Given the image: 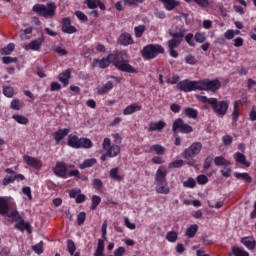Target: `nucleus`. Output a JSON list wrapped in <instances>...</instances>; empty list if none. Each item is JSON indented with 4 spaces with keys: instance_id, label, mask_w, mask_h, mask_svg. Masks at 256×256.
Instances as JSON below:
<instances>
[{
    "instance_id": "f257e3e1",
    "label": "nucleus",
    "mask_w": 256,
    "mask_h": 256,
    "mask_svg": "<svg viewBox=\"0 0 256 256\" xmlns=\"http://www.w3.org/2000/svg\"><path fill=\"white\" fill-rule=\"evenodd\" d=\"M198 101L210 105L212 111L218 115V117H224L227 115L229 109V103L225 100L219 101L217 98H207V96H197Z\"/></svg>"
},
{
    "instance_id": "f03ea898",
    "label": "nucleus",
    "mask_w": 256,
    "mask_h": 256,
    "mask_svg": "<svg viewBox=\"0 0 256 256\" xmlns=\"http://www.w3.org/2000/svg\"><path fill=\"white\" fill-rule=\"evenodd\" d=\"M170 36L172 37V39L168 41L169 54L174 59H177L179 57V53H177L175 49H177V47H179L183 42V37H185V32L184 31H180L178 33L171 32Z\"/></svg>"
},
{
    "instance_id": "7ed1b4c3",
    "label": "nucleus",
    "mask_w": 256,
    "mask_h": 256,
    "mask_svg": "<svg viewBox=\"0 0 256 256\" xmlns=\"http://www.w3.org/2000/svg\"><path fill=\"white\" fill-rule=\"evenodd\" d=\"M57 9V6H55V3H49L47 4V7L43 4H36L33 6L32 11L35 13H38V15H42V17H53L55 15V10Z\"/></svg>"
},
{
    "instance_id": "20e7f679",
    "label": "nucleus",
    "mask_w": 256,
    "mask_h": 256,
    "mask_svg": "<svg viewBox=\"0 0 256 256\" xmlns=\"http://www.w3.org/2000/svg\"><path fill=\"white\" fill-rule=\"evenodd\" d=\"M159 53H165V49L161 45L150 44L142 50V57L146 60L155 59Z\"/></svg>"
},
{
    "instance_id": "39448f33",
    "label": "nucleus",
    "mask_w": 256,
    "mask_h": 256,
    "mask_svg": "<svg viewBox=\"0 0 256 256\" xmlns=\"http://www.w3.org/2000/svg\"><path fill=\"white\" fill-rule=\"evenodd\" d=\"M102 149L106 151L108 157H117L121 153V146L117 144H111L110 138H104L102 143Z\"/></svg>"
},
{
    "instance_id": "423d86ee",
    "label": "nucleus",
    "mask_w": 256,
    "mask_h": 256,
    "mask_svg": "<svg viewBox=\"0 0 256 256\" xmlns=\"http://www.w3.org/2000/svg\"><path fill=\"white\" fill-rule=\"evenodd\" d=\"M199 85H200V91H212V93H215V91H218V89H221V82L217 79L200 80Z\"/></svg>"
},
{
    "instance_id": "0eeeda50",
    "label": "nucleus",
    "mask_w": 256,
    "mask_h": 256,
    "mask_svg": "<svg viewBox=\"0 0 256 256\" xmlns=\"http://www.w3.org/2000/svg\"><path fill=\"white\" fill-rule=\"evenodd\" d=\"M177 88L184 93H191V91H200L199 81L183 80L177 84Z\"/></svg>"
},
{
    "instance_id": "6e6552de",
    "label": "nucleus",
    "mask_w": 256,
    "mask_h": 256,
    "mask_svg": "<svg viewBox=\"0 0 256 256\" xmlns=\"http://www.w3.org/2000/svg\"><path fill=\"white\" fill-rule=\"evenodd\" d=\"M201 149H203V145L200 142H194L190 147H188L184 153V159H191V157H195V155H199L201 153Z\"/></svg>"
},
{
    "instance_id": "1a4fd4ad",
    "label": "nucleus",
    "mask_w": 256,
    "mask_h": 256,
    "mask_svg": "<svg viewBox=\"0 0 256 256\" xmlns=\"http://www.w3.org/2000/svg\"><path fill=\"white\" fill-rule=\"evenodd\" d=\"M172 131H180V133H193V127L183 122V119L178 118L174 121Z\"/></svg>"
},
{
    "instance_id": "9d476101",
    "label": "nucleus",
    "mask_w": 256,
    "mask_h": 256,
    "mask_svg": "<svg viewBox=\"0 0 256 256\" xmlns=\"http://www.w3.org/2000/svg\"><path fill=\"white\" fill-rule=\"evenodd\" d=\"M114 66L118 68L119 71H123L124 73H137V69L129 64L127 60H117L114 61Z\"/></svg>"
},
{
    "instance_id": "9b49d317",
    "label": "nucleus",
    "mask_w": 256,
    "mask_h": 256,
    "mask_svg": "<svg viewBox=\"0 0 256 256\" xmlns=\"http://www.w3.org/2000/svg\"><path fill=\"white\" fill-rule=\"evenodd\" d=\"M115 59H117L115 54H109L106 58H102L101 60L95 58L93 63L94 65H98L100 69H106L111 63L115 64Z\"/></svg>"
},
{
    "instance_id": "f8f14e48",
    "label": "nucleus",
    "mask_w": 256,
    "mask_h": 256,
    "mask_svg": "<svg viewBox=\"0 0 256 256\" xmlns=\"http://www.w3.org/2000/svg\"><path fill=\"white\" fill-rule=\"evenodd\" d=\"M23 161L24 163H26V165H28L29 167H32V169H41V167H43V163L41 162V160L35 158V157H31L29 155H24L23 156Z\"/></svg>"
},
{
    "instance_id": "ddd939ff",
    "label": "nucleus",
    "mask_w": 256,
    "mask_h": 256,
    "mask_svg": "<svg viewBox=\"0 0 256 256\" xmlns=\"http://www.w3.org/2000/svg\"><path fill=\"white\" fill-rule=\"evenodd\" d=\"M62 33H67L68 35H73V33H77V28L71 25V19L66 17L62 19Z\"/></svg>"
},
{
    "instance_id": "4468645a",
    "label": "nucleus",
    "mask_w": 256,
    "mask_h": 256,
    "mask_svg": "<svg viewBox=\"0 0 256 256\" xmlns=\"http://www.w3.org/2000/svg\"><path fill=\"white\" fill-rule=\"evenodd\" d=\"M45 39L43 37H40L38 39H35L31 41L29 44H26L24 46L25 51H39L41 49V45H43V42Z\"/></svg>"
},
{
    "instance_id": "2eb2a0df",
    "label": "nucleus",
    "mask_w": 256,
    "mask_h": 256,
    "mask_svg": "<svg viewBox=\"0 0 256 256\" xmlns=\"http://www.w3.org/2000/svg\"><path fill=\"white\" fill-rule=\"evenodd\" d=\"M154 181L155 183H163L167 181V168H165V166H160L157 169L156 174L154 176Z\"/></svg>"
},
{
    "instance_id": "dca6fc26",
    "label": "nucleus",
    "mask_w": 256,
    "mask_h": 256,
    "mask_svg": "<svg viewBox=\"0 0 256 256\" xmlns=\"http://www.w3.org/2000/svg\"><path fill=\"white\" fill-rule=\"evenodd\" d=\"M155 185V191L159 195H169L171 193V188H169V184L167 183V181L156 182Z\"/></svg>"
},
{
    "instance_id": "f3484780",
    "label": "nucleus",
    "mask_w": 256,
    "mask_h": 256,
    "mask_svg": "<svg viewBox=\"0 0 256 256\" xmlns=\"http://www.w3.org/2000/svg\"><path fill=\"white\" fill-rule=\"evenodd\" d=\"M10 205L11 200L9 198L0 196V215H8Z\"/></svg>"
},
{
    "instance_id": "a211bd4d",
    "label": "nucleus",
    "mask_w": 256,
    "mask_h": 256,
    "mask_svg": "<svg viewBox=\"0 0 256 256\" xmlns=\"http://www.w3.org/2000/svg\"><path fill=\"white\" fill-rule=\"evenodd\" d=\"M118 43L120 45H123V47H129V45H133V36H131L129 33L124 32L120 35L118 39Z\"/></svg>"
},
{
    "instance_id": "6ab92c4d",
    "label": "nucleus",
    "mask_w": 256,
    "mask_h": 256,
    "mask_svg": "<svg viewBox=\"0 0 256 256\" xmlns=\"http://www.w3.org/2000/svg\"><path fill=\"white\" fill-rule=\"evenodd\" d=\"M69 195L72 199H75L76 203H85L87 197L81 193V189L70 190Z\"/></svg>"
},
{
    "instance_id": "aec40b11",
    "label": "nucleus",
    "mask_w": 256,
    "mask_h": 256,
    "mask_svg": "<svg viewBox=\"0 0 256 256\" xmlns=\"http://www.w3.org/2000/svg\"><path fill=\"white\" fill-rule=\"evenodd\" d=\"M53 171L57 177H67V166L62 162H57Z\"/></svg>"
},
{
    "instance_id": "412c9836",
    "label": "nucleus",
    "mask_w": 256,
    "mask_h": 256,
    "mask_svg": "<svg viewBox=\"0 0 256 256\" xmlns=\"http://www.w3.org/2000/svg\"><path fill=\"white\" fill-rule=\"evenodd\" d=\"M68 135H69L68 128L59 129L58 131L53 133V137L57 145H59V143H61V141H63V139H65V137H67Z\"/></svg>"
},
{
    "instance_id": "4be33fe9",
    "label": "nucleus",
    "mask_w": 256,
    "mask_h": 256,
    "mask_svg": "<svg viewBox=\"0 0 256 256\" xmlns=\"http://www.w3.org/2000/svg\"><path fill=\"white\" fill-rule=\"evenodd\" d=\"M68 145L73 149H81V138L76 135L70 134L68 136Z\"/></svg>"
},
{
    "instance_id": "5701e85b",
    "label": "nucleus",
    "mask_w": 256,
    "mask_h": 256,
    "mask_svg": "<svg viewBox=\"0 0 256 256\" xmlns=\"http://www.w3.org/2000/svg\"><path fill=\"white\" fill-rule=\"evenodd\" d=\"M166 11H173L176 7H179L181 3L178 0H160Z\"/></svg>"
},
{
    "instance_id": "b1692460",
    "label": "nucleus",
    "mask_w": 256,
    "mask_h": 256,
    "mask_svg": "<svg viewBox=\"0 0 256 256\" xmlns=\"http://www.w3.org/2000/svg\"><path fill=\"white\" fill-rule=\"evenodd\" d=\"M58 79L59 82L64 85V87H67V85H69V79H71V69H67L60 73Z\"/></svg>"
},
{
    "instance_id": "393cba45",
    "label": "nucleus",
    "mask_w": 256,
    "mask_h": 256,
    "mask_svg": "<svg viewBox=\"0 0 256 256\" xmlns=\"http://www.w3.org/2000/svg\"><path fill=\"white\" fill-rule=\"evenodd\" d=\"M234 159H235L236 163H240L241 165H244L245 167H251V163L249 161H247V157L245 156V154H243L241 152H237L234 155Z\"/></svg>"
},
{
    "instance_id": "a878e982",
    "label": "nucleus",
    "mask_w": 256,
    "mask_h": 256,
    "mask_svg": "<svg viewBox=\"0 0 256 256\" xmlns=\"http://www.w3.org/2000/svg\"><path fill=\"white\" fill-rule=\"evenodd\" d=\"M150 151L158 156H163L167 153V148L161 144H154L150 146Z\"/></svg>"
},
{
    "instance_id": "bb28decb",
    "label": "nucleus",
    "mask_w": 256,
    "mask_h": 256,
    "mask_svg": "<svg viewBox=\"0 0 256 256\" xmlns=\"http://www.w3.org/2000/svg\"><path fill=\"white\" fill-rule=\"evenodd\" d=\"M142 106L139 104H131L128 105L124 110H123V114L124 115H133V113H137V111H141Z\"/></svg>"
},
{
    "instance_id": "cd10ccee",
    "label": "nucleus",
    "mask_w": 256,
    "mask_h": 256,
    "mask_svg": "<svg viewBox=\"0 0 256 256\" xmlns=\"http://www.w3.org/2000/svg\"><path fill=\"white\" fill-rule=\"evenodd\" d=\"M162 129H165V122L163 120L149 124V131H161Z\"/></svg>"
},
{
    "instance_id": "c85d7f7f",
    "label": "nucleus",
    "mask_w": 256,
    "mask_h": 256,
    "mask_svg": "<svg viewBox=\"0 0 256 256\" xmlns=\"http://www.w3.org/2000/svg\"><path fill=\"white\" fill-rule=\"evenodd\" d=\"M214 165L216 167H225L226 165H231V161L225 159L223 156H217L214 158Z\"/></svg>"
},
{
    "instance_id": "c756f323",
    "label": "nucleus",
    "mask_w": 256,
    "mask_h": 256,
    "mask_svg": "<svg viewBox=\"0 0 256 256\" xmlns=\"http://www.w3.org/2000/svg\"><path fill=\"white\" fill-rule=\"evenodd\" d=\"M112 89H113V82L108 81L106 84L102 85L101 87H98V94L105 95Z\"/></svg>"
},
{
    "instance_id": "7c9ffc66",
    "label": "nucleus",
    "mask_w": 256,
    "mask_h": 256,
    "mask_svg": "<svg viewBox=\"0 0 256 256\" xmlns=\"http://www.w3.org/2000/svg\"><path fill=\"white\" fill-rule=\"evenodd\" d=\"M234 176L236 177V179H240L241 181H245L246 183H251V181H253L249 173L246 172H235Z\"/></svg>"
},
{
    "instance_id": "2f4dec72",
    "label": "nucleus",
    "mask_w": 256,
    "mask_h": 256,
    "mask_svg": "<svg viewBox=\"0 0 256 256\" xmlns=\"http://www.w3.org/2000/svg\"><path fill=\"white\" fill-rule=\"evenodd\" d=\"M242 243L250 251H253V249H255L256 242H255V239L253 238H243Z\"/></svg>"
},
{
    "instance_id": "473e14b6",
    "label": "nucleus",
    "mask_w": 256,
    "mask_h": 256,
    "mask_svg": "<svg viewBox=\"0 0 256 256\" xmlns=\"http://www.w3.org/2000/svg\"><path fill=\"white\" fill-rule=\"evenodd\" d=\"M12 118L14 121L19 123V125H27V123H29V119L23 115L15 114L12 116Z\"/></svg>"
},
{
    "instance_id": "72a5a7b5",
    "label": "nucleus",
    "mask_w": 256,
    "mask_h": 256,
    "mask_svg": "<svg viewBox=\"0 0 256 256\" xmlns=\"http://www.w3.org/2000/svg\"><path fill=\"white\" fill-rule=\"evenodd\" d=\"M232 121L233 123H237L239 121V102H234V108L232 112Z\"/></svg>"
},
{
    "instance_id": "f704fd0d",
    "label": "nucleus",
    "mask_w": 256,
    "mask_h": 256,
    "mask_svg": "<svg viewBox=\"0 0 256 256\" xmlns=\"http://www.w3.org/2000/svg\"><path fill=\"white\" fill-rule=\"evenodd\" d=\"M93 147V142L87 138H80V149H91Z\"/></svg>"
},
{
    "instance_id": "c9c22d12",
    "label": "nucleus",
    "mask_w": 256,
    "mask_h": 256,
    "mask_svg": "<svg viewBox=\"0 0 256 256\" xmlns=\"http://www.w3.org/2000/svg\"><path fill=\"white\" fill-rule=\"evenodd\" d=\"M97 163V159L90 158L86 159L82 164L79 165L80 169H87V167H93Z\"/></svg>"
},
{
    "instance_id": "e433bc0d",
    "label": "nucleus",
    "mask_w": 256,
    "mask_h": 256,
    "mask_svg": "<svg viewBox=\"0 0 256 256\" xmlns=\"http://www.w3.org/2000/svg\"><path fill=\"white\" fill-rule=\"evenodd\" d=\"M183 113L186 115V117H189L190 119H197L198 112L193 108H185L183 110Z\"/></svg>"
},
{
    "instance_id": "4c0bfd02",
    "label": "nucleus",
    "mask_w": 256,
    "mask_h": 256,
    "mask_svg": "<svg viewBox=\"0 0 256 256\" xmlns=\"http://www.w3.org/2000/svg\"><path fill=\"white\" fill-rule=\"evenodd\" d=\"M199 229V226L197 224H192L189 228L186 230V237H195V233H197V230Z\"/></svg>"
},
{
    "instance_id": "58836bf2",
    "label": "nucleus",
    "mask_w": 256,
    "mask_h": 256,
    "mask_svg": "<svg viewBox=\"0 0 256 256\" xmlns=\"http://www.w3.org/2000/svg\"><path fill=\"white\" fill-rule=\"evenodd\" d=\"M194 39L196 43H205L207 41V34L205 32H197Z\"/></svg>"
},
{
    "instance_id": "ea45409f",
    "label": "nucleus",
    "mask_w": 256,
    "mask_h": 256,
    "mask_svg": "<svg viewBox=\"0 0 256 256\" xmlns=\"http://www.w3.org/2000/svg\"><path fill=\"white\" fill-rule=\"evenodd\" d=\"M110 177L113 181H122L123 177L119 175V168H112L110 170Z\"/></svg>"
},
{
    "instance_id": "a19ab883",
    "label": "nucleus",
    "mask_w": 256,
    "mask_h": 256,
    "mask_svg": "<svg viewBox=\"0 0 256 256\" xmlns=\"http://www.w3.org/2000/svg\"><path fill=\"white\" fill-rule=\"evenodd\" d=\"M15 51V44L9 43L6 47L1 50V55H11Z\"/></svg>"
},
{
    "instance_id": "79ce46f5",
    "label": "nucleus",
    "mask_w": 256,
    "mask_h": 256,
    "mask_svg": "<svg viewBox=\"0 0 256 256\" xmlns=\"http://www.w3.org/2000/svg\"><path fill=\"white\" fill-rule=\"evenodd\" d=\"M145 25H139L134 28L135 37L137 39H141L143 37V33H145Z\"/></svg>"
},
{
    "instance_id": "37998d69",
    "label": "nucleus",
    "mask_w": 256,
    "mask_h": 256,
    "mask_svg": "<svg viewBox=\"0 0 256 256\" xmlns=\"http://www.w3.org/2000/svg\"><path fill=\"white\" fill-rule=\"evenodd\" d=\"M91 201H92V205L90 209L92 211H95V209H97V207H99V204L101 203V198L98 195H93L91 198Z\"/></svg>"
},
{
    "instance_id": "c03bdc74",
    "label": "nucleus",
    "mask_w": 256,
    "mask_h": 256,
    "mask_svg": "<svg viewBox=\"0 0 256 256\" xmlns=\"http://www.w3.org/2000/svg\"><path fill=\"white\" fill-rule=\"evenodd\" d=\"M232 254L234 256H249V252H247L239 247H233Z\"/></svg>"
},
{
    "instance_id": "a18cd8bd",
    "label": "nucleus",
    "mask_w": 256,
    "mask_h": 256,
    "mask_svg": "<svg viewBox=\"0 0 256 256\" xmlns=\"http://www.w3.org/2000/svg\"><path fill=\"white\" fill-rule=\"evenodd\" d=\"M16 229L19 231H25V229H29L30 225L29 223L25 222L24 220H20L16 225Z\"/></svg>"
},
{
    "instance_id": "49530a36",
    "label": "nucleus",
    "mask_w": 256,
    "mask_h": 256,
    "mask_svg": "<svg viewBox=\"0 0 256 256\" xmlns=\"http://www.w3.org/2000/svg\"><path fill=\"white\" fill-rule=\"evenodd\" d=\"M177 232L175 231H169L166 235V239L167 241H169V243H175V241H177Z\"/></svg>"
},
{
    "instance_id": "de8ad7c7",
    "label": "nucleus",
    "mask_w": 256,
    "mask_h": 256,
    "mask_svg": "<svg viewBox=\"0 0 256 256\" xmlns=\"http://www.w3.org/2000/svg\"><path fill=\"white\" fill-rule=\"evenodd\" d=\"M3 95H5V97H13V95H15V90L13 89V87L10 86H6L3 88Z\"/></svg>"
},
{
    "instance_id": "09e8293b",
    "label": "nucleus",
    "mask_w": 256,
    "mask_h": 256,
    "mask_svg": "<svg viewBox=\"0 0 256 256\" xmlns=\"http://www.w3.org/2000/svg\"><path fill=\"white\" fill-rule=\"evenodd\" d=\"M100 0H86V5L88 9H97L99 7Z\"/></svg>"
},
{
    "instance_id": "8fccbe9b",
    "label": "nucleus",
    "mask_w": 256,
    "mask_h": 256,
    "mask_svg": "<svg viewBox=\"0 0 256 256\" xmlns=\"http://www.w3.org/2000/svg\"><path fill=\"white\" fill-rule=\"evenodd\" d=\"M31 33H33V29L32 28H26L25 30H22L20 33V37L23 41L29 39V36L27 35H31Z\"/></svg>"
},
{
    "instance_id": "3c124183",
    "label": "nucleus",
    "mask_w": 256,
    "mask_h": 256,
    "mask_svg": "<svg viewBox=\"0 0 256 256\" xmlns=\"http://www.w3.org/2000/svg\"><path fill=\"white\" fill-rule=\"evenodd\" d=\"M222 177L229 178L231 177V165H226L224 168L220 171Z\"/></svg>"
},
{
    "instance_id": "603ef678",
    "label": "nucleus",
    "mask_w": 256,
    "mask_h": 256,
    "mask_svg": "<svg viewBox=\"0 0 256 256\" xmlns=\"http://www.w3.org/2000/svg\"><path fill=\"white\" fill-rule=\"evenodd\" d=\"M67 249L71 256L75 255L76 247H75V242H73V240L67 241Z\"/></svg>"
},
{
    "instance_id": "864d4df0",
    "label": "nucleus",
    "mask_w": 256,
    "mask_h": 256,
    "mask_svg": "<svg viewBox=\"0 0 256 256\" xmlns=\"http://www.w3.org/2000/svg\"><path fill=\"white\" fill-rule=\"evenodd\" d=\"M195 185H197V183L195 182V179H193V178H189L188 180L183 182V186L187 187L189 189H193L195 187Z\"/></svg>"
},
{
    "instance_id": "5fc2aeb1",
    "label": "nucleus",
    "mask_w": 256,
    "mask_h": 256,
    "mask_svg": "<svg viewBox=\"0 0 256 256\" xmlns=\"http://www.w3.org/2000/svg\"><path fill=\"white\" fill-rule=\"evenodd\" d=\"M151 162L154 163V165H163V163H165V160L162 156L156 155L152 157Z\"/></svg>"
},
{
    "instance_id": "6e6d98bb",
    "label": "nucleus",
    "mask_w": 256,
    "mask_h": 256,
    "mask_svg": "<svg viewBox=\"0 0 256 256\" xmlns=\"http://www.w3.org/2000/svg\"><path fill=\"white\" fill-rule=\"evenodd\" d=\"M124 223L125 226L130 229L131 231H134V229L137 228V226L135 225V223L131 222V220L128 217L124 218Z\"/></svg>"
},
{
    "instance_id": "4d7b16f0",
    "label": "nucleus",
    "mask_w": 256,
    "mask_h": 256,
    "mask_svg": "<svg viewBox=\"0 0 256 256\" xmlns=\"http://www.w3.org/2000/svg\"><path fill=\"white\" fill-rule=\"evenodd\" d=\"M33 251L37 253V255H41L43 253V241L32 247Z\"/></svg>"
},
{
    "instance_id": "13d9d810",
    "label": "nucleus",
    "mask_w": 256,
    "mask_h": 256,
    "mask_svg": "<svg viewBox=\"0 0 256 256\" xmlns=\"http://www.w3.org/2000/svg\"><path fill=\"white\" fill-rule=\"evenodd\" d=\"M179 167H183V160H176L169 164V169H179Z\"/></svg>"
},
{
    "instance_id": "bf43d9fd",
    "label": "nucleus",
    "mask_w": 256,
    "mask_h": 256,
    "mask_svg": "<svg viewBox=\"0 0 256 256\" xmlns=\"http://www.w3.org/2000/svg\"><path fill=\"white\" fill-rule=\"evenodd\" d=\"M14 182H15V176L7 175V176L4 177V179L2 181V185L7 186V185H9L11 183H14Z\"/></svg>"
},
{
    "instance_id": "052dcab7",
    "label": "nucleus",
    "mask_w": 256,
    "mask_h": 256,
    "mask_svg": "<svg viewBox=\"0 0 256 256\" xmlns=\"http://www.w3.org/2000/svg\"><path fill=\"white\" fill-rule=\"evenodd\" d=\"M224 37L225 39H227L228 41H231V39L235 38V30L233 29H228L225 33H224Z\"/></svg>"
},
{
    "instance_id": "680f3d73",
    "label": "nucleus",
    "mask_w": 256,
    "mask_h": 256,
    "mask_svg": "<svg viewBox=\"0 0 256 256\" xmlns=\"http://www.w3.org/2000/svg\"><path fill=\"white\" fill-rule=\"evenodd\" d=\"M11 109H14V111H19V109H21V102L18 99L12 100Z\"/></svg>"
},
{
    "instance_id": "e2e57ef3",
    "label": "nucleus",
    "mask_w": 256,
    "mask_h": 256,
    "mask_svg": "<svg viewBox=\"0 0 256 256\" xmlns=\"http://www.w3.org/2000/svg\"><path fill=\"white\" fill-rule=\"evenodd\" d=\"M185 41L190 47H195V41H193V34L189 33L185 36Z\"/></svg>"
},
{
    "instance_id": "0e129e2a",
    "label": "nucleus",
    "mask_w": 256,
    "mask_h": 256,
    "mask_svg": "<svg viewBox=\"0 0 256 256\" xmlns=\"http://www.w3.org/2000/svg\"><path fill=\"white\" fill-rule=\"evenodd\" d=\"M75 15H76L77 19H79V21H83L84 23L87 22V20H88L87 15H85V13H83L81 11H76Z\"/></svg>"
},
{
    "instance_id": "69168bd1",
    "label": "nucleus",
    "mask_w": 256,
    "mask_h": 256,
    "mask_svg": "<svg viewBox=\"0 0 256 256\" xmlns=\"http://www.w3.org/2000/svg\"><path fill=\"white\" fill-rule=\"evenodd\" d=\"M208 181H209V178H207V176L205 175H199L197 177V183H199V185H206Z\"/></svg>"
},
{
    "instance_id": "338daca9",
    "label": "nucleus",
    "mask_w": 256,
    "mask_h": 256,
    "mask_svg": "<svg viewBox=\"0 0 256 256\" xmlns=\"http://www.w3.org/2000/svg\"><path fill=\"white\" fill-rule=\"evenodd\" d=\"M92 185L95 189H103V181H101L100 179H94L92 181Z\"/></svg>"
},
{
    "instance_id": "774afa93",
    "label": "nucleus",
    "mask_w": 256,
    "mask_h": 256,
    "mask_svg": "<svg viewBox=\"0 0 256 256\" xmlns=\"http://www.w3.org/2000/svg\"><path fill=\"white\" fill-rule=\"evenodd\" d=\"M125 253H126L125 247L120 246V247H118V248L114 251V256H123V255H125Z\"/></svg>"
}]
</instances>
